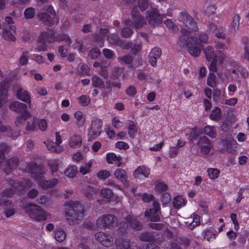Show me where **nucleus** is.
Wrapping results in <instances>:
<instances>
[{
	"mask_svg": "<svg viewBox=\"0 0 249 249\" xmlns=\"http://www.w3.org/2000/svg\"><path fill=\"white\" fill-rule=\"evenodd\" d=\"M131 16L137 29L142 27L146 21L151 25L159 24L162 21L164 17L159 13L157 8L152 7L145 12V18L140 15L137 7L133 8Z\"/></svg>",
	"mask_w": 249,
	"mask_h": 249,
	"instance_id": "obj_1",
	"label": "nucleus"
},
{
	"mask_svg": "<svg viewBox=\"0 0 249 249\" xmlns=\"http://www.w3.org/2000/svg\"><path fill=\"white\" fill-rule=\"evenodd\" d=\"M24 170L33 174V177L37 180L38 185L41 188L51 189L58 183L59 181L56 178L50 180L42 179V176L45 173L46 171L44 166L41 165H37L35 163H31Z\"/></svg>",
	"mask_w": 249,
	"mask_h": 249,
	"instance_id": "obj_2",
	"label": "nucleus"
},
{
	"mask_svg": "<svg viewBox=\"0 0 249 249\" xmlns=\"http://www.w3.org/2000/svg\"><path fill=\"white\" fill-rule=\"evenodd\" d=\"M66 218L70 224L78 223L84 216V209L78 201H71L65 204Z\"/></svg>",
	"mask_w": 249,
	"mask_h": 249,
	"instance_id": "obj_3",
	"label": "nucleus"
},
{
	"mask_svg": "<svg viewBox=\"0 0 249 249\" xmlns=\"http://www.w3.org/2000/svg\"><path fill=\"white\" fill-rule=\"evenodd\" d=\"M54 40L58 41H64L68 45L71 43L70 38L66 34H59L56 36L55 39L53 33L42 32L39 37L37 44L35 48V51L36 52L45 51L48 47L47 44L53 42Z\"/></svg>",
	"mask_w": 249,
	"mask_h": 249,
	"instance_id": "obj_4",
	"label": "nucleus"
},
{
	"mask_svg": "<svg viewBox=\"0 0 249 249\" xmlns=\"http://www.w3.org/2000/svg\"><path fill=\"white\" fill-rule=\"evenodd\" d=\"M22 208L31 219L36 221L46 220L50 218V214L37 205L27 203L23 205Z\"/></svg>",
	"mask_w": 249,
	"mask_h": 249,
	"instance_id": "obj_5",
	"label": "nucleus"
},
{
	"mask_svg": "<svg viewBox=\"0 0 249 249\" xmlns=\"http://www.w3.org/2000/svg\"><path fill=\"white\" fill-rule=\"evenodd\" d=\"M204 53L206 58L210 63L209 68L211 71H215L216 70V65L217 61L221 63L226 57V55L221 51L214 53L213 48L208 46L204 49Z\"/></svg>",
	"mask_w": 249,
	"mask_h": 249,
	"instance_id": "obj_6",
	"label": "nucleus"
},
{
	"mask_svg": "<svg viewBox=\"0 0 249 249\" xmlns=\"http://www.w3.org/2000/svg\"><path fill=\"white\" fill-rule=\"evenodd\" d=\"M44 11V12L38 14V18L48 26L53 25L55 22V14L52 6L50 5L45 6Z\"/></svg>",
	"mask_w": 249,
	"mask_h": 249,
	"instance_id": "obj_7",
	"label": "nucleus"
},
{
	"mask_svg": "<svg viewBox=\"0 0 249 249\" xmlns=\"http://www.w3.org/2000/svg\"><path fill=\"white\" fill-rule=\"evenodd\" d=\"M117 218L112 214H104L96 220V225L100 228H110L113 227Z\"/></svg>",
	"mask_w": 249,
	"mask_h": 249,
	"instance_id": "obj_8",
	"label": "nucleus"
},
{
	"mask_svg": "<svg viewBox=\"0 0 249 249\" xmlns=\"http://www.w3.org/2000/svg\"><path fill=\"white\" fill-rule=\"evenodd\" d=\"M95 238L101 245L106 248H109L113 244L112 235L106 232L99 231L95 234Z\"/></svg>",
	"mask_w": 249,
	"mask_h": 249,
	"instance_id": "obj_9",
	"label": "nucleus"
},
{
	"mask_svg": "<svg viewBox=\"0 0 249 249\" xmlns=\"http://www.w3.org/2000/svg\"><path fill=\"white\" fill-rule=\"evenodd\" d=\"M102 125V122L101 120L95 118L92 121L91 126L88 133L89 141L95 139L100 135Z\"/></svg>",
	"mask_w": 249,
	"mask_h": 249,
	"instance_id": "obj_10",
	"label": "nucleus"
},
{
	"mask_svg": "<svg viewBox=\"0 0 249 249\" xmlns=\"http://www.w3.org/2000/svg\"><path fill=\"white\" fill-rule=\"evenodd\" d=\"M178 20L180 22L184 24L189 29L196 30L197 29L196 23L186 13H180L178 16Z\"/></svg>",
	"mask_w": 249,
	"mask_h": 249,
	"instance_id": "obj_11",
	"label": "nucleus"
},
{
	"mask_svg": "<svg viewBox=\"0 0 249 249\" xmlns=\"http://www.w3.org/2000/svg\"><path fill=\"white\" fill-rule=\"evenodd\" d=\"M197 146L202 155H208L211 149L212 144L210 140L206 137H202L199 139L197 142Z\"/></svg>",
	"mask_w": 249,
	"mask_h": 249,
	"instance_id": "obj_12",
	"label": "nucleus"
},
{
	"mask_svg": "<svg viewBox=\"0 0 249 249\" xmlns=\"http://www.w3.org/2000/svg\"><path fill=\"white\" fill-rule=\"evenodd\" d=\"M153 209L146 210L145 212V215L150 218V220L152 221H158L160 219V204L155 201L153 202Z\"/></svg>",
	"mask_w": 249,
	"mask_h": 249,
	"instance_id": "obj_13",
	"label": "nucleus"
},
{
	"mask_svg": "<svg viewBox=\"0 0 249 249\" xmlns=\"http://www.w3.org/2000/svg\"><path fill=\"white\" fill-rule=\"evenodd\" d=\"M125 220L126 222L125 223H123L122 225V224H120L122 228L125 229L130 227L137 231L140 230L142 229V225L133 215H128Z\"/></svg>",
	"mask_w": 249,
	"mask_h": 249,
	"instance_id": "obj_14",
	"label": "nucleus"
},
{
	"mask_svg": "<svg viewBox=\"0 0 249 249\" xmlns=\"http://www.w3.org/2000/svg\"><path fill=\"white\" fill-rule=\"evenodd\" d=\"M9 108L11 110L19 112L20 113H23L24 116H28L29 112L27 111V106L22 103L18 101H14L12 102L9 106Z\"/></svg>",
	"mask_w": 249,
	"mask_h": 249,
	"instance_id": "obj_15",
	"label": "nucleus"
},
{
	"mask_svg": "<svg viewBox=\"0 0 249 249\" xmlns=\"http://www.w3.org/2000/svg\"><path fill=\"white\" fill-rule=\"evenodd\" d=\"M150 173V170L145 166H139L133 173L135 178L143 179L148 178Z\"/></svg>",
	"mask_w": 249,
	"mask_h": 249,
	"instance_id": "obj_16",
	"label": "nucleus"
},
{
	"mask_svg": "<svg viewBox=\"0 0 249 249\" xmlns=\"http://www.w3.org/2000/svg\"><path fill=\"white\" fill-rule=\"evenodd\" d=\"M16 27L11 25L9 28H5L3 32L2 36L4 39L8 41H15L16 40L14 34L16 31Z\"/></svg>",
	"mask_w": 249,
	"mask_h": 249,
	"instance_id": "obj_17",
	"label": "nucleus"
},
{
	"mask_svg": "<svg viewBox=\"0 0 249 249\" xmlns=\"http://www.w3.org/2000/svg\"><path fill=\"white\" fill-rule=\"evenodd\" d=\"M132 27H133L132 21L130 20H125L121 32L122 36L124 37L130 36L133 33Z\"/></svg>",
	"mask_w": 249,
	"mask_h": 249,
	"instance_id": "obj_18",
	"label": "nucleus"
},
{
	"mask_svg": "<svg viewBox=\"0 0 249 249\" xmlns=\"http://www.w3.org/2000/svg\"><path fill=\"white\" fill-rule=\"evenodd\" d=\"M107 39L110 43L119 45L124 49H127L130 46V43L126 41L121 42V40L119 39L118 36L115 35H109L107 37Z\"/></svg>",
	"mask_w": 249,
	"mask_h": 249,
	"instance_id": "obj_19",
	"label": "nucleus"
},
{
	"mask_svg": "<svg viewBox=\"0 0 249 249\" xmlns=\"http://www.w3.org/2000/svg\"><path fill=\"white\" fill-rule=\"evenodd\" d=\"M114 177L116 178L121 182L124 186L128 184L126 172L124 170L118 168L116 169L114 173Z\"/></svg>",
	"mask_w": 249,
	"mask_h": 249,
	"instance_id": "obj_20",
	"label": "nucleus"
},
{
	"mask_svg": "<svg viewBox=\"0 0 249 249\" xmlns=\"http://www.w3.org/2000/svg\"><path fill=\"white\" fill-rule=\"evenodd\" d=\"M47 149L52 152L55 153H60L64 150V147L61 145H58L55 142L47 140L44 142Z\"/></svg>",
	"mask_w": 249,
	"mask_h": 249,
	"instance_id": "obj_21",
	"label": "nucleus"
},
{
	"mask_svg": "<svg viewBox=\"0 0 249 249\" xmlns=\"http://www.w3.org/2000/svg\"><path fill=\"white\" fill-rule=\"evenodd\" d=\"M161 50L158 48L152 49L149 56V62L152 66H155L157 64V60L161 55Z\"/></svg>",
	"mask_w": 249,
	"mask_h": 249,
	"instance_id": "obj_22",
	"label": "nucleus"
},
{
	"mask_svg": "<svg viewBox=\"0 0 249 249\" xmlns=\"http://www.w3.org/2000/svg\"><path fill=\"white\" fill-rule=\"evenodd\" d=\"M185 223L190 229H193L199 225L200 216L197 214H193Z\"/></svg>",
	"mask_w": 249,
	"mask_h": 249,
	"instance_id": "obj_23",
	"label": "nucleus"
},
{
	"mask_svg": "<svg viewBox=\"0 0 249 249\" xmlns=\"http://www.w3.org/2000/svg\"><path fill=\"white\" fill-rule=\"evenodd\" d=\"M107 162L109 164L116 163L120 166L122 163V158L120 156H117L113 153H108L106 155Z\"/></svg>",
	"mask_w": 249,
	"mask_h": 249,
	"instance_id": "obj_24",
	"label": "nucleus"
},
{
	"mask_svg": "<svg viewBox=\"0 0 249 249\" xmlns=\"http://www.w3.org/2000/svg\"><path fill=\"white\" fill-rule=\"evenodd\" d=\"M8 86L5 82L0 84V107L6 102Z\"/></svg>",
	"mask_w": 249,
	"mask_h": 249,
	"instance_id": "obj_25",
	"label": "nucleus"
},
{
	"mask_svg": "<svg viewBox=\"0 0 249 249\" xmlns=\"http://www.w3.org/2000/svg\"><path fill=\"white\" fill-rule=\"evenodd\" d=\"M16 95L17 97L19 100L30 104V96L27 91L22 89H19L17 90ZM29 106H30V105H29Z\"/></svg>",
	"mask_w": 249,
	"mask_h": 249,
	"instance_id": "obj_26",
	"label": "nucleus"
},
{
	"mask_svg": "<svg viewBox=\"0 0 249 249\" xmlns=\"http://www.w3.org/2000/svg\"><path fill=\"white\" fill-rule=\"evenodd\" d=\"M69 146L72 148H78L82 144V139L80 135H73L69 139Z\"/></svg>",
	"mask_w": 249,
	"mask_h": 249,
	"instance_id": "obj_27",
	"label": "nucleus"
},
{
	"mask_svg": "<svg viewBox=\"0 0 249 249\" xmlns=\"http://www.w3.org/2000/svg\"><path fill=\"white\" fill-rule=\"evenodd\" d=\"M76 120V124L78 127H82L85 123V118L81 111H77L74 114Z\"/></svg>",
	"mask_w": 249,
	"mask_h": 249,
	"instance_id": "obj_28",
	"label": "nucleus"
},
{
	"mask_svg": "<svg viewBox=\"0 0 249 249\" xmlns=\"http://www.w3.org/2000/svg\"><path fill=\"white\" fill-rule=\"evenodd\" d=\"M186 200L182 196H178L174 197L173 203L175 208L179 209L184 206L186 205Z\"/></svg>",
	"mask_w": 249,
	"mask_h": 249,
	"instance_id": "obj_29",
	"label": "nucleus"
},
{
	"mask_svg": "<svg viewBox=\"0 0 249 249\" xmlns=\"http://www.w3.org/2000/svg\"><path fill=\"white\" fill-rule=\"evenodd\" d=\"M92 161L89 160L82 164L79 168V172L83 175H86L90 172Z\"/></svg>",
	"mask_w": 249,
	"mask_h": 249,
	"instance_id": "obj_30",
	"label": "nucleus"
},
{
	"mask_svg": "<svg viewBox=\"0 0 249 249\" xmlns=\"http://www.w3.org/2000/svg\"><path fill=\"white\" fill-rule=\"evenodd\" d=\"M126 126L128 129V134L130 137H134L137 132V128L133 122L128 121L126 123Z\"/></svg>",
	"mask_w": 249,
	"mask_h": 249,
	"instance_id": "obj_31",
	"label": "nucleus"
},
{
	"mask_svg": "<svg viewBox=\"0 0 249 249\" xmlns=\"http://www.w3.org/2000/svg\"><path fill=\"white\" fill-rule=\"evenodd\" d=\"M77 173V169L75 166L72 165L68 167L64 172V174L68 178H74Z\"/></svg>",
	"mask_w": 249,
	"mask_h": 249,
	"instance_id": "obj_32",
	"label": "nucleus"
},
{
	"mask_svg": "<svg viewBox=\"0 0 249 249\" xmlns=\"http://www.w3.org/2000/svg\"><path fill=\"white\" fill-rule=\"evenodd\" d=\"M204 133L210 138H215L216 137V130L211 125H207L204 128Z\"/></svg>",
	"mask_w": 249,
	"mask_h": 249,
	"instance_id": "obj_33",
	"label": "nucleus"
},
{
	"mask_svg": "<svg viewBox=\"0 0 249 249\" xmlns=\"http://www.w3.org/2000/svg\"><path fill=\"white\" fill-rule=\"evenodd\" d=\"M182 34L184 36V37H181L179 40V44L181 45L182 44L186 45L188 41L189 36L190 35V31L188 30L185 28H182L181 30Z\"/></svg>",
	"mask_w": 249,
	"mask_h": 249,
	"instance_id": "obj_34",
	"label": "nucleus"
},
{
	"mask_svg": "<svg viewBox=\"0 0 249 249\" xmlns=\"http://www.w3.org/2000/svg\"><path fill=\"white\" fill-rule=\"evenodd\" d=\"M222 117L221 109L218 107H215L212 111V114L210 116V118L212 120L218 121Z\"/></svg>",
	"mask_w": 249,
	"mask_h": 249,
	"instance_id": "obj_35",
	"label": "nucleus"
},
{
	"mask_svg": "<svg viewBox=\"0 0 249 249\" xmlns=\"http://www.w3.org/2000/svg\"><path fill=\"white\" fill-rule=\"evenodd\" d=\"M202 46L199 45V47L189 46L188 51L189 53L194 56H198L201 53V48Z\"/></svg>",
	"mask_w": 249,
	"mask_h": 249,
	"instance_id": "obj_36",
	"label": "nucleus"
},
{
	"mask_svg": "<svg viewBox=\"0 0 249 249\" xmlns=\"http://www.w3.org/2000/svg\"><path fill=\"white\" fill-rule=\"evenodd\" d=\"M207 173L210 179H215L219 177L220 171L216 168H209Z\"/></svg>",
	"mask_w": 249,
	"mask_h": 249,
	"instance_id": "obj_37",
	"label": "nucleus"
},
{
	"mask_svg": "<svg viewBox=\"0 0 249 249\" xmlns=\"http://www.w3.org/2000/svg\"><path fill=\"white\" fill-rule=\"evenodd\" d=\"M60 163V162L58 160H53L49 161V165L50 167L52 174H53L58 170Z\"/></svg>",
	"mask_w": 249,
	"mask_h": 249,
	"instance_id": "obj_38",
	"label": "nucleus"
},
{
	"mask_svg": "<svg viewBox=\"0 0 249 249\" xmlns=\"http://www.w3.org/2000/svg\"><path fill=\"white\" fill-rule=\"evenodd\" d=\"M55 239L59 242H63L66 238V233L61 230H56L54 234Z\"/></svg>",
	"mask_w": 249,
	"mask_h": 249,
	"instance_id": "obj_39",
	"label": "nucleus"
},
{
	"mask_svg": "<svg viewBox=\"0 0 249 249\" xmlns=\"http://www.w3.org/2000/svg\"><path fill=\"white\" fill-rule=\"evenodd\" d=\"M122 249H138L137 244L135 242L124 241L122 243Z\"/></svg>",
	"mask_w": 249,
	"mask_h": 249,
	"instance_id": "obj_40",
	"label": "nucleus"
},
{
	"mask_svg": "<svg viewBox=\"0 0 249 249\" xmlns=\"http://www.w3.org/2000/svg\"><path fill=\"white\" fill-rule=\"evenodd\" d=\"M92 83L94 87L102 88L104 87V82L102 80L97 76H94L92 79Z\"/></svg>",
	"mask_w": 249,
	"mask_h": 249,
	"instance_id": "obj_41",
	"label": "nucleus"
},
{
	"mask_svg": "<svg viewBox=\"0 0 249 249\" xmlns=\"http://www.w3.org/2000/svg\"><path fill=\"white\" fill-rule=\"evenodd\" d=\"M78 103L83 106H87L90 103L89 97L86 95H83L77 98Z\"/></svg>",
	"mask_w": 249,
	"mask_h": 249,
	"instance_id": "obj_42",
	"label": "nucleus"
},
{
	"mask_svg": "<svg viewBox=\"0 0 249 249\" xmlns=\"http://www.w3.org/2000/svg\"><path fill=\"white\" fill-rule=\"evenodd\" d=\"M138 6L141 11L143 12L145 10L148 9L151 6V4L148 0H139Z\"/></svg>",
	"mask_w": 249,
	"mask_h": 249,
	"instance_id": "obj_43",
	"label": "nucleus"
},
{
	"mask_svg": "<svg viewBox=\"0 0 249 249\" xmlns=\"http://www.w3.org/2000/svg\"><path fill=\"white\" fill-rule=\"evenodd\" d=\"M208 38L209 37L207 34L204 33H200L198 34L196 40L198 41L200 44L201 43H207Z\"/></svg>",
	"mask_w": 249,
	"mask_h": 249,
	"instance_id": "obj_44",
	"label": "nucleus"
},
{
	"mask_svg": "<svg viewBox=\"0 0 249 249\" xmlns=\"http://www.w3.org/2000/svg\"><path fill=\"white\" fill-rule=\"evenodd\" d=\"M100 194L102 196L108 199L113 196V194L110 189L107 188H104L100 190Z\"/></svg>",
	"mask_w": 249,
	"mask_h": 249,
	"instance_id": "obj_45",
	"label": "nucleus"
},
{
	"mask_svg": "<svg viewBox=\"0 0 249 249\" xmlns=\"http://www.w3.org/2000/svg\"><path fill=\"white\" fill-rule=\"evenodd\" d=\"M216 77L214 73H210L207 79V84L212 88L215 87L216 85Z\"/></svg>",
	"mask_w": 249,
	"mask_h": 249,
	"instance_id": "obj_46",
	"label": "nucleus"
},
{
	"mask_svg": "<svg viewBox=\"0 0 249 249\" xmlns=\"http://www.w3.org/2000/svg\"><path fill=\"white\" fill-rule=\"evenodd\" d=\"M109 171L106 170L99 171L96 174L97 177L101 179H106L110 176Z\"/></svg>",
	"mask_w": 249,
	"mask_h": 249,
	"instance_id": "obj_47",
	"label": "nucleus"
},
{
	"mask_svg": "<svg viewBox=\"0 0 249 249\" xmlns=\"http://www.w3.org/2000/svg\"><path fill=\"white\" fill-rule=\"evenodd\" d=\"M30 117L28 116H24L23 113H20V115L17 116L16 120V124L17 126H20L23 124L26 119Z\"/></svg>",
	"mask_w": 249,
	"mask_h": 249,
	"instance_id": "obj_48",
	"label": "nucleus"
},
{
	"mask_svg": "<svg viewBox=\"0 0 249 249\" xmlns=\"http://www.w3.org/2000/svg\"><path fill=\"white\" fill-rule=\"evenodd\" d=\"M203 237L204 239L210 241L215 238V234L210 230H206L203 231Z\"/></svg>",
	"mask_w": 249,
	"mask_h": 249,
	"instance_id": "obj_49",
	"label": "nucleus"
},
{
	"mask_svg": "<svg viewBox=\"0 0 249 249\" xmlns=\"http://www.w3.org/2000/svg\"><path fill=\"white\" fill-rule=\"evenodd\" d=\"M74 49H77L81 55L84 54L86 52V49L83 47V43L78 40H75Z\"/></svg>",
	"mask_w": 249,
	"mask_h": 249,
	"instance_id": "obj_50",
	"label": "nucleus"
},
{
	"mask_svg": "<svg viewBox=\"0 0 249 249\" xmlns=\"http://www.w3.org/2000/svg\"><path fill=\"white\" fill-rule=\"evenodd\" d=\"M133 62L131 64V67L133 68L138 67L139 66L142 65V61L141 57L139 56L135 55L133 58Z\"/></svg>",
	"mask_w": 249,
	"mask_h": 249,
	"instance_id": "obj_51",
	"label": "nucleus"
},
{
	"mask_svg": "<svg viewBox=\"0 0 249 249\" xmlns=\"http://www.w3.org/2000/svg\"><path fill=\"white\" fill-rule=\"evenodd\" d=\"M240 17L238 15L233 17L232 22V30L236 31L238 30L239 26Z\"/></svg>",
	"mask_w": 249,
	"mask_h": 249,
	"instance_id": "obj_52",
	"label": "nucleus"
},
{
	"mask_svg": "<svg viewBox=\"0 0 249 249\" xmlns=\"http://www.w3.org/2000/svg\"><path fill=\"white\" fill-rule=\"evenodd\" d=\"M133 58L130 55H125L122 57H119L118 61L120 63L132 64Z\"/></svg>",
	"mask_w": 249,
	"mask_h": 249,
	"instance_id": "obj_53",
	"label": "nucleus"
},
{
	"mask_svg": "<svg viewBox=\"0 0 249 249\" xmlns=\"http://www.w3.org/2000/svg\"><path fill=\"white\" fill-rule=\"evenodd\" d=\"M36 14V10L32 8L26 9L24 11V15L26 18H32L34 17Z\"/></svg>",
	"mask_w": 249,
	"mask_h": 249,
	"instance_id": "obj_54",
	"label": "nucleus"
},
{
	"mask_svg": "<svg viewBox=\"0 0 249 249\" xmlns=\"http://www.w3.org/2000/svg\"><path fill=\"white\" fill-rule=\"evenodd\" d=\"M100 51L97 48L91 50L89 53V56L92 59H96L100 54Z\"/></svg>",
	"mask_w": 249,
	"mask_h": 249,
	"instance_id": "obj_55",
	"label": "nucleus"
},
{
	"mask_svg": "<svg viewBox=\"0 0 249 249\" xmlns=\"http://www.w3.org/2000/svg\"><path fill=\"white\" fill-rule=\"evenodd\" d=\"M28 52H24L22 53L19 59V64L20 65L23 66L28 63Z\"/></svg>",
	"mask_w": 249,
	"mask_h": 249,
	"instance_id": "obj_56",
	"label": "nucleus"
},
{
	"mask_svg": "<svg viewBox=\"0 0 249 249\" xmlns=\"http://www.w3.org/2000/svg\"><path fill=\"white\" fill-rule=\"evenodd\" d=\"M39 128L42 131H45L47 127V123L45 120L40 119L36 122Z\"/></svg>",
	"mask_w": 249,
	"mask_h": 249,
	"instance_id": "obj_57",
	"label": "nucleus"
},
{
	"mask_svg": "<svg viewBox=\"0 0 249 249\" xmlns=\"http://www.w3.org/2000/svg\"><path fill=\"white\" fill-rule=\"evenodd\" d=\"M140 196L142 198V200L145 202H149L152 201L154 198L153 195L147 193L140 194Z\"/></svg>",
	"mask_w": 249,
	"mask_h": 249,
	"instance_id": "obj_58",
	"label": "nucleus"
},
{
	"mask_svg": "<svg viewBox=\"0 0 249 249\" xmlns=\"http://www.w3.org/2000/svg\"><path fill=\"white\" fill-rule=\"evenodd\" d=\"M115 146L119 149L126 150L129 148L128 144L125 142L123 141H119L115 144Z\"/></svg>",
	"mask_w": 249,
	"mask_h": 249,
	"instance_id": "obj_59",
	"label": "nucleus"
},
{
	"mask_svg": "<svg viewBox=\"0 0 249 249\" xmlns=\"http://www.w3.org/2000/svg\"><path fill=\"white\" fill-rule=\"evenodd\" d=\"M165 24L168 27L169 30L172 32H175L178 29L176 25L170 19H168L165 21Z\"/></svg>",
	"mask_w": 249,
	"mask_h": 249,
	"instance_id": "obj_60",
	"label": "nucleus"
},
{
	"mask_svg": "<svg viewBox=\"0 0 249 249\" xmlns=\"http://www.w3.org/2000/svg\"><path fill=\"white\" fill-rule=\"evenodd\" d=\"M171 200V196L168 193H164L161 197V201L163 204H166L170 202Z\"/></svg>",
	"mask_w": 249,
	"mask_h": 249,
	"instance_id": "obj_61",
	"label": "nucleus"
},
{
	"mask_svg": "<svg viewBox=\"0 0 249 249\" xmlns=\"http://www.w3.org/2000/svg\"><path fill=\"white\" fill-rule=\"evenodd\" d=\"M221 90L216 89L213 91V99L214 101H218L220 100L221 96Z\"/></svg>",
	"mask_w": 249,
	"mask_h": 249,
	"instance_id": "obj_62",
	"label": "nucleus"
},
{
	"mask_svg": "<svg viewBox=\"0 0 249 249\" xmlns=\"http://www.w3.org/2000/svg\"><path fill=\"white\" fill-rule=\"evenodd\" d=\"M103 54L107 59H110L114 57V53L110 50L108 49H104L103 50Z\"/></svg>",
	"mask_w": 249,
	"mask_h": 249,
	"instance_id": "obj_63",
	"label": "nucleus"
},
{
	"mask_svg": "<svg viewBox=\"0 0 249 249\" xmlns=\"http://www.w3.org/2000/svg\"><path fill=\"white\" fill-rule=\"evenodd\" d=\"M139 238L142 241H148L151 239V235L149 232H144L140 235Z\"/></svg>",
	"mask_w": 249,
	"mask_h": 249,
	"instance_id": "obj_64",
	"label": "nucleus"
}]
</instances>
